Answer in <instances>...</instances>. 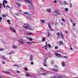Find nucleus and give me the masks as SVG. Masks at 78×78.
Masks as SVG:
<instances>
[{
  "label": "nucleus",
  "instance_id": "nucleus-13",
  "mask_svg": "<svg viewBox=\"0 0 78 78\" xmlns=\"http://www.w3.org/2000/svg\"><path fill=\"white\" fill-rule=\"evenodd\" d=\"M33 43H36V42H27V44H30V45H32V44Z\"/></svg>",
  "mask_w": 78,
  "mask_h": 78
},
{
  "label": "nucleus",
  "instance_id": "nucleus-43",
  "mask_svg": "<svg viewBox=\"0 0 78 78\" xmlns=\"http://www.w3.org/2000/svg\"><path fill=\"white\" fill-rule=\"evenodd\" d=\"M1 57H2V58H5V59H6V58L5 57V56H1Z\"/></svg>",
  "mask_w": 78,
  "mask_h": 78
},
{
  "label": "nucleus",
  "instance_id": "nucleus-19",
  "mask_svg": "<svg viewBox=\"0 0 78 78\" xmlns=\"http://www.w3.org/2000/svg\"><path fill=\"white\" fill-rule=\"evenodd\" d=\"M24 14H26V15H29V16L30 15V14H29L28 12H24Z\"/></svg>",
  "mask_w": 78,
  "mask_h": 78
},
{
  "label": "nucleus",
  "instance_id": "nucleus-49",
  "mask_svg": "<svg viewBox=\"0 0 78 78\" xmlns=\"http://www.w3.org/2000/svg\"><path fill=\"white\" fill-rule=\"evenodd\" d=\"M55 49H58V47L57 46H55Z\"/></svg>",
  "mask_w": 78,
  "mask_h": 78
},
{
  "label": "nucleus",
  "instance_id": "nucleus-1",
  "mask_svg": "<svg viewBox=\"0 0 78 78\" xmlns=\"http://www.w3.org/2000/svg\"><path fill=\"white\" fill-rule=\"evenodd\" d=\"M30 25L25 23L23 27L25 29H27V30H33L34 29H31L30 27Z\"/></svg>",
  "mask_w": 78,
  "mask_h": 78
},
{
  "label": "nucleus",
  "instance_id": "nucleus-16",
  "mask_svg": "<svg viewBox=\"0 0 78 78\" xmlns=\"http://www.w3.org/2000/svg\"><path fill=\"white\" fill-rule=\"evenodd\" d=\"M27 38L28 39H29V40H30V41H32L33 39V38H30L27 37Z\"/></svg>",
  "mask_w": 78,
  "mask_h": 78
},
{
  "label": "nucleus",
  "instance_id": "nucleus-53",
  "mask_svg": "<svg viewBox=\"0 0 78 78\" xmlns=\"http://www.w3.org/2000/svg\"><path fill=\"white\" fill-rule=\"evenodd\" d=\"M16 72H17V73H20V72L18 70H17Z\"/></svg>",
  "mask_w": 78,
  "mask_h": 78
},
{
  "label": "nucleus",
  "instance_id": "nucleus-50",
  "mask_svg": "<svg viewBox=\"0 0 78 78\" xmlns=\"http://www.w3.org/2000/svg\"><path fill=\"white\" fill-rule=\"evenodd\" d=\"M62 20L63 22H65V20H64V19H62Z\"/></svg>",
  "mask_w": 78,
  "mask_h": 78
},
{
  "label": "nucleus",
  "instance_id": "nucleus-61",
  "mask_svg": "<svg viewBox=\"0 0 78 78\" xmlns=\"http://www.w3.org/2000/svg\"><path fill=\"white\" fill-rule=\"evenodd\" d=\"M2 62V64H5V62Z\"/></svg>",
  "mask_w": 78,
  "mask_h": 78
},
{
  "label": "nucleus",
  "instance_id": "nucleus-48",
  "mask_svg": "<svg viewBox=\"0 0 78 78\" xmlns=\"http://www.w3.org/2000/svg\"><path fill=\"white\" fill-rule=\"evenodd\" d=\"M54 61H51V64H54Z\"/></svg>",
  "mask_w": 78,
  "mask_h": 78
},
{
  "label": "nucleus",
  "instance_id": "nucleus-60",
  "mask_svg": "<svg viewBox=\"0 0 78 78\" xmlns=\"http://www.w3.org/2000/svg\"><path fill=\"white\" fill-rule=\"evenodd\" d=\"M54 2L55 3H57V2H56V0L54 1Z\"/></svg>",
  "mask_w": 78,
  "mask_h": 78
},
{
  "label": "nucleus",
  "instance_id": "nucleus-15",
  "mask_svg": "<svg viewBox=\"0 0 78 78\" xmlns=\"http://www.w3.org/2000/svg\"><path fill=\"white\" fill-rule=\"evenodd\" d=\"M42 41L43 42H45V38L44 37H43L42 39Z\"/></svg>",
  "mask_w": 78,
  "mask_h": 78
},
{
  "label": "nucleus",
  "instance_id": "nucleus-23",
  "mask_svg": "<svg viewBox=\"0 0 78 78\" xmlns=\"http://www.w3.org/2000/svg\"><path fill=\"white\" fill-rule=\"evenodd\" d=\"M59 3L61 5H64V4L62 3L61 1H59Z\"/></svg>",
  "mask_w": 78,
  "mask_h": 78
},
{
  "label": "nucleus",
  "instance_id": "nucleus-21",
  "mask_svg": "<svg viewBox=\"0 0 78 78\" xmlns=\"http://www.w3.org/2000/svg\"><path fill=\"white\" fill-rule=\"evenodd\" d=\"M13 53H14V52H11L9 53H8L7 55H12V54H13Z\"/></svg>",
  "mask_w": 78,
  "mask_h": 78
},
{
  "label": "nucleus",
  "instance_id": "nucleus-22",
  "mask_svg": "<svg viewBox=\"0 0 78 78\" xmlns=\"http://www.w3.org/2000/svg\"><path fill=\"white\" fill-rule=\"evenodd\" d=\"M59 43L60 44H61V45H62L63 44V42L62 41H60L59 42Z\"/></svg>",
  "mask_w": 78,
  "mask_h": 78
},
{
  "label": "nucleus",
  "instance_id": "nucleus-47",
  "mask_svg": "<svg viewBox=\"0 0 78 78\" xmlns=\"http://www.w3.org/2000/svg\"><path fill=\"white\" fill-rule=\"evenodd\" d=\"M57 34L58 36H59V34H60V33H59V32H58V33H57Z\"/></svg>",
  "mask_w": 78,
  "mask_h": 78
},
{
  "label": "nucleus",
  "instance_id": "nucleus-35",
  "mask_svg": "<svg viewBox=\"0 0 78 78\" xmlns=\"http://www.w3.org/2000/svg\"><path fill=\"white\" fill-rule=\"evenodd\" d=\"M50 33L48 32V37H50Z\"/></svg>",
  "mask_w": 78,
  "mask_h": 78
},
{
  "label": "nucleus",
  "instance_id": "nucleus-18",
  "mask_svg": "<svg viewBox=\"0 0 78 78\" xmlns=\"http://www.w3.org/2000/svg\"><path fill=\"white\" fill-rule=\"evenodd\" d=\"M5 3L6 4H7V3H8V2L6 0H4L3 2V3Z\"/></svg>",
  "mask_w": 78,
  "mask_h": 78
},
{
  "label": "nucleus",
  "instance_id": "nucleus-2",
  "mask_svg": "<svg viewBox=\"0 0 78 78\" xmlns=\"http://www.w3.org/2000/svg\"><path fill=\"white\" fill-rule=\"evenodd\" d=\"M25 3H29L30 6H33V4L32 3V1H30V0H24Z\"/></svg>",
  "mask_w": 78,
  "mask_h": 78
},
{
  "label": "nucleus",
  "instance_id": "nucleus-12",
  "mask_svg": "<svg viewBox=\"0 0 78 78\" xmlns=\"http://www.w3.org/2000/svg\"><path fill=\"white\" fill-rule=\"evenodd\" d=\"M52 70H53V71H54V72H58V69H54V68H52Z\"/></svg>",
  "mask_w": 78,
  "mask_h": 78
},
{
  "label": "nucleus",
  "instance_id": "nucleus-52",
  "mask_svg": "<svg viewBox=\"0 0 78 78\" xmlns=\"http://www.w3.org/2000/svg\"><path fill=\"white\" fill-rule=\"evenodd\" d=\"M2 20V17H1V16H0V20L1 21Z\"/></svg>",
  "mask_w": 78,
  "mask_h": 78
},
{
  "label": "nucleus",
  "instance_id": "nucleus-17",
  "mask_svg": "<svg viewBox=\"0 0 78 78\" xmlns=\"http://www.w3.org/2000/svg\"><path fill=\"white\" fill-rule=\"evenodd\" d=\"M47 12H51V10L50 9H48L47 10Z\"/></svg>",
  "mask_w": 78,
  "mask_h": 78
},
{
  "label": "nucleus",
  "instance_id": "nucleus-51",
  "mask_svg": "<svg viewBox=\"0 0 78 78\" xmlns=\"http://www.w3.org/2000/svg\"><path fill=\"white\" fill-rule=\"evenodd\" d=\"M70 8H72V4H70Z\"/></svg>",
  "mask_w": 78,
  "mask_h": 78
},
{
  "label": "nucleus",
  "instance_id": "nucleus-59",
  "mask_svg": "<svg viewBox=\"0 0 78 78\" xmlns=\"http://www.w3.org/2000/svg\"><path fill=\"white\" fill-rule=\"evenodd\" d=\"M55 68L56 69V68H58V66H55Z\"/></svg>",
  "mask_w": 78,
  "mask_h": 78
},
{
  "label": "nucleus",
  "instance_id": "nucleus-40",
  "mask_svg": "<svg viewBox=\"0 0 78 78\" xmlns=\"http://www.w3.org/2000/svg\"><path fill=\"white\" fill-rule=\"evenodd\" d=\"M4 50V49L3 48H0V51H3Z\"/></svg>",
  "mask_w": 78,
  "mask_h": 78
},
{
  "label": "nucleus",
  "instance_id": "nucleus-45",
  "mask_svg": "<svg viewBox=\"0 0 78 78\" xmlns=\"http://www.w3.org/2000/svg\"><path fill=\"white\" fill-rule=\"evenodd\" d=\"M24 70H25V71H27V70H28V69L27 68H26L24 69Z\"/></svg>",
  "mask_w": 78,
  "mask_h": 78
},
{
  "label": "nucleus",
  "instance_id": "nucleus-42",
  "mask_svg": "<svg viewBox=\"0 0 78 78\" xmlns=\"http://www.w3.org/2000/svg\"><path fill=\"white\" fill-rule=\"evenodd\" d=\"M62 76L61 75H59V76H58V78H62Z\"/></svg>",
  "mask_w": 78,
  "mask_h": 78
},
{
  "label": "nucleus",
  "instance_id": "nucleus-31",
  "mask_svg": "<svg viewBox=\"0 0 78 78\" xmlns=\"http://www.w3.org/2000/svg\"><path fill=\"white\" fill-rule=\"evenodd\" d=\"M14 66H16V67H20V66H19V65H14Z\"/></svg>",
  "mask_w": 78,
  "mask_h": 78
},
{
  "label": "nucleus",
  "instance_id": "nucleus-62",
  "mask_svg": "<svg viewBox=\"0 0 78 78\" xmlns=\"http://www.w3.org/2000/svg\"><path fill=\"white\" fill-rule=\"evenodd\" d=\"M51 78H55L54 76H51Z\"/></svg>",
  "mask_w": 78,
  "mask_h": 78
},
{
  "label": "nucleus",
  "instance_id": "nucleus-27",
  "mask_svg": "<svg viewBox=\"0 0 78 78\" xmlns=\"http://www.w3.org/2000/svg\"><path fill=\"white\" fill-rule=\"evenodd\" d=\"M47 45H46L44 46L43 47V48H45V50H47Z\"/></svg>",
  "mask_w": 78,
  "mask_h": 78
},
{
  "label": "nucleus",
  "instance_id": "nucleus-30",
  "mask_svg": "<svg viewBox=\"0 0 78 78\" xmlns=\"http://www.w3.org/2000/svg\"><path fill=\"white\" fill-rule=\"evenodd\" d=\"M8 70L10 72H12V69H8Z\"/></svg>",
  "mask_w": 78,
  "mask_h": 78
},
{
  "label": "nucleus",
  "instance_id": "nucleus-26",
  "mask_svg": "<svg viewBox=\"0 0 78 78\" xmlns=\"http://www.w3.org/2000/svg\"><path fill=\"white\" fill-rule=\"evenodd\" d=\"M27 19L28 20H31V18H30V17H27Z\"/></svg>",
  "mask_w": 78,
  "mask_h": 78
},
{
  "label": "nucleus",
  "instance_id": "nucleus-54",
  "mask_svg": "<svg viewBox=\"0 0 78 78\" xmlns=\"http://www.w3.org/2000/svg\"><path fill=\"white\" fill-rule=\"evenodd\" d=\"M7 7V8H9L10 9H11V7H9V5H6Z\"/></svg>",
  "mask_w": 78,
  "mask_h": 78
},
{
  "label": "nucleus",
  "instance_id": "nucleus-37",
  "mask_svg": "<svg viewBox=\"0 0 78 78\" xmlns=\"http://www.w3.org/2000/svg\"><path fill=\"white\" fill-rule=\"evenodd\" d=\"M64 4H65V5H69V4H68L67 3V2H66V1H64Z\"/></svg>",
  "mask_w": 78,
  "mask_h": 78
},
{
  "label": "nucleus",
  "instance_id": "nucleus-7",
  "mask_svg": "<svg viewBox=\"0 0 78 78\" xmlns=\"http://www.w3.org/2000/svg\"><path fill=\"white\" fill-rule=\"evenodd\" d=\"M48 27H49V28H50V29H51V31H54V30H52V29L51 28V25L50 24V23H48Z\"/></svg>",
  "mask_w": 78,
  "mask_h": 78
},
{
  "label": "nucleus",
  "instance_id": "nucleus-3",
  "mask_svg": "<svg viewBox=\"0 0 78 78\" xmlns=\"http://www.w3.org/2000/svg\"><path fill=\"white\" fill-rule=\"evenodd\" d=\"M53 15L54 16H58V15H60V13H59V11L57 10H55L53 12Z\"/></svg>",
  "mask_w": 78,
  "mask_h": 78
},
{
  "label": "nucleus",
  "instance_id": "nucleus-36",
  "mask_svg": "<svg viewBox=\"0 0 78 78\" xmlns=\"http://www.w3.org/2000/svg\"><path fill=\"white\" fill-rule=\"evenodd\" d=\"M48 47L49 48H51V45L50 44H48Z\"/></svg>",
  "mask_w": 78,
  "mask_h": 78
},
{
  "label": "nucleus",
  "instance_id": "nucleus-4",
  "mask_svg": "<svg viewBox=\"0 0 78 78\" xmlns=\"http://www.w3.org/2000/svg\"><path fill=\"white\" fill-rule=\"evenodd\" d=\"M18 42H20L21 44H24L25 43V40L23 39L20 38L18 40Z\"/></svg>",
  "mask_w": 78,
  "mask_h": 78
},
{
  "label": "nucleus",
  "instance_id": "nucleus-11",
  "mask_svg": "<svg viewBox=\"0 0 78 78\" xmlns=\"http://www.w3.org/2000/svg\"><path fill=\"white\" fill-rule=\"evenodd\" d=\"M33 59V56L32 55H31L30 56V61H32Z\"/></svg>",
  "mask_w": 78,
  "mask_h": 78
},
{
  "label": "nucleus",
  "instance_id": "nucleus-58",
  "mask_svg": "<svg viewBox=\"0 0 78 78\" xmlns=\"http://www.w3.org/2000/svg\"><path fill=\"white\" fill-rule=\"evenodd\" d=\"M31 64H32V65H33V64H34V63L33 62H31Z\"/></svg>",
  "mask_w": 78,
  "mask_h": 78
},
{
  "label": "nucleus",
  "instance_id": "nucleus-14",
  "mask_svg": "<svg viewBox=\"0 0 78 78\" xmlns=\"http://www.w3.org/2000/svg\"><path fill=\"white\" fill-rule=\"evenodd\" d=\"M4 73H5L7 74H9V75H11V73L9 72L8 71H4Z\"/></svg>",
  "mask_w": 78,
  "mask_h": 78
},
{
  "label": "nucleus",
  "instance_id": "nucleus-44",
  "mask_svg": "<svg viewBox=\"0 0 78 78\" xmlns=\"http://www.w3.org/2000/svg\"><path fill=\"white\" fill-rule=\"evenodd\" d=\"M3 5L4 8H5V7H6V6H5V3L4 2H3Z\"/></svg>",
  "mask_w": 78,
  "mask_h": 78
},
{
  "label": "nucleus",
  "instance_id": "nucleus-39",
  "mask_svg": "<svg viewBox=\"0 0 78 78\" xmlns=\"http://www.w3.org/2000/svg\"><path fill=\"white\" fill-rule=\"evenodd\" d=\"M47 73L42 74V75H47Z\"/></svg>",
  "mask_w": 78,
  "mask_h": 78
},
{
  "label": "nucleus",
  "instance_id": "nucleus-64",
  "mask_svg": "<svg viewBox=\"0 0 78 78\" xmlns=\"http://www.w3.org/2000/svg\"><path fill=\"white\" fill-rule=\"evenodd\" d=\"M61 35H63L62 34V32H61Z\"/></svg>",
  "mask_w": 78,
  "mask_h": 78
},
{
  "label": "nucleus",
  "instance_id": "nucleus-6",
  "mask_svg": "<svg viewBox=\"0 0 78 78\" xmlns=\"http://www.w3.org/2000/svg\"><path fill=\"white\" fill-rule=\"evenodd\" d=\"M43 65L44 66L47 67V60L46 59H45L44 61V63L43 64Z\"/></svg>",
  "mask_w": 78,
  "mask_h": 78
},
{
  "label": "nucleus",
  "instance_id": "nucleus-38",
  "mask_svg": "<svg viewBox=\"0 0 78 78\" xmlns=\"http://www.w3.org/2000/svg\"><path fill=\"white\" fill-rule=\"evenodd\" d=\"M68 10H69V9H68L67 8H66L65 9V11H68Z\"/></svg>",
  "mask_w": 78,
  "mask_h": 78
},
{
  "label": "nucleus",
  "instance_id": "nucleus-24",
  "mask_svg": "<svg viewBox=\"0 0 78 78\" xmlns=\"http://www.w3.org/2000/svg\"><path fill=\"white\" fill-rule=\"evenodd\" d=\"M26 76L27 77L29 76V77H30V76H31V75L29 74L28 73H27V74L26 75Z\"/></svg>",
  "mask_w": 78,
  "mask_h": 78
},
{
  "label": "nucleus",
  "instance_id": "nucleus-8",
  "mask_svg": "<svg viewBox=\"0 0 78 78\" xmlns=\"http://www.w3.org/2000/svg\"><path fill=\"white\" fill-rule=\"evenodd\" d=\"M10 29L11 30H12V31H13V32H14V33H16V30H14V28H13L12 27H10Z\"/></svg>",
  "mask_w": 78,
  "mask_h": 78
},
{
  "label": "nucleus",
  "instance_id": "nucleus-20",
  "mask_svg": "<svg viewBox=\"0 0 78 78\" xmlns=\"http://www.w3.org/2000/svg\"><path fill=\"white\" fill-rule=\"evenodd\" d=\"M40 21L42 23H44V22H45V21L44 20H41Z\"/></svg>",
  "mask_w": 78,
  "mask_h": 78
},
{
  "label": "nucleus",
  "instance_id": "nucleus-9",
  "mask_svg": "<svg viewBox=\"0 0 78 78\" xmlns=\"http://www.w3.org/2000/svg\"><path fill=\"white\" fill-rule=\"evenodd\" d=\"M28 7H29L30 9L31 10V9H34V7L33 6H32L30 7V6H28Z\"/></svg>",
  "mask_w": 78,
  "mask_h": 78
},
{
  "label": "nucleus",
  "instance_id": "nucleus-55",
  "mask_svg": "<svg viewBox=\"0 0 78 78\" xmlns=\"http://www.w3.org/2000/svg\"><path fill=\"white\" fill-rule=\"evenodd\" d=\"M73 23V25L74 27H75V25H76L75 23Z\"/></svg>",
  "mask_w": 78,
  "mask_h": 78
},
{
  "label": "nucleus",
  "instance_id": "nucleus-29",
  "mask_svg": "<svg viewBox=\"0 0 78 78\" xmlns=\"http://www.w3.org/2000/svg\"><path fill=\"white\" fill-rule=\"evenodd\" d=\"M12 47H13V48H16L17 47L16 46H12Z\"/></svg>",
  "mask_w": 78,
  "mask_h": 78
},
{
  "label": "nucleus",
  "instance_id": "nucleus-41",
  "mask_svg": "<svg viewBox=\"0 0 78 78\" xmlns=\"http://www.w3.org/2000/svg\"><path fill=\"white\" fill-rule=\"evenodd\" d=\"M57 75L55 76H54V78H58V76H57Z\"/></svg>",
  "mask_w": 78,
  "mask_h": 78
},
{
  "label": "nucleus",
  "instance_id": "nucleus-46",
  "mask_svg": "<svg viewBox=\"0 0 78 78\" xmlns=\"http://www.w3.org/2000/svg\"><path fill=\"white\" fill-rule=\"evenodd\" d=\"M62 57H63V58H66V59H67V57L66 56H62Z\"/></svg>",
  "mask_w": 78,
  "mask_h": 78
},
{
  "label": "nucleus",
  "instance_id": "nucleus-33",
  "mask_svg": "<svg viewBox=\"0 0 78 78\" xmlns=\"http://www.w3.org/2000/svg\"><path fill=\"white\" fill-rule=\"evenodd\" d=\"M61 37L62 38V39L64 40V35H61Z\"/></svg>",
  "mask_w": 78,
  "mask_h": 78
},
{
  "label": "nucleus",
  "instance_id": "nucleus-34",
  "mask_svg": "<svg viewBox=\"0 0 78 78\" xmlns=\"http://www.w3.org/2000/svg\"><path fill=\"white\" fill-rule=\"evenodd\" d=\"M33 34L32 33H28V35H33Z\"/></svg>",
  "mask_w": 78,
  "mask_h": 78
},
{
  "label": "nucleus",
  "instance_id": "nucleus-10",
  "mask_svg": "<svg viewBox=\"0 0 78 78\" xmlns=\"http://www.w3.org/2000/svg\"><path fill=\"white\" fill-rule=\"evenodd\" d=\"M65 64H66V63H65L64 62H62V63H61L62 67H65V66H66Z\"/></svg>",
  "mask_w": 78,
  "mask_h": 78
},
{
  "label": "nucleus",
  "instance_id": "nucleus-63",
  "mask_svg": "<svg viewBox=\"0 0 78 78\" xmlns=\"http://www.w3.org/2000/svg\"><path fill=\"white\" fill-rule=\"evenodd\" d=\"M70 49L71 50H72V51H73V49H72V48H70Z\"/></svg>",
  "mask_w": 78,
  "mask_h": 78
},
{
  "label": "nucleus",
  "instance_id": "nucleus-32",
  "mask_svg": "<svg viewBox=\"0 0 78 78\" xmlns=\"http://www.w3.org/2000/svg\"><path fill=\"white\" fill-rule=\"evenodd\" d=\"M7 22L8 23L9 25H10V24H11V23H10V20H7Z\"/></svg>",
  "mask_w": 78,
  "mask_h": 78
},
{
  "label": "nucleus",
  "instance_id": "nucleus-5",
  "mask_svg": "<svg viewBox=\"0 0 78 78\" xmlns=\"http://www.w3.org/2000/svg\"><path fill=\"white\" fill-rule=\"evenodd\" d=\"M55 54L57 56L58 58H62V56L59 54H58L56 52H55Z\"/></svg>",
  "mask_w": 78,
  "mask_h": 78
},
{
  "label": "nucleus",
  "instance_id": "nucleus-25",
  "mask_svg": "<svg viewBox=\"0 0 78 78\" xmlns=\"http://www.w3.org/2000/svg\"><path fill=\"white\" fill-rule=\"evenodd\" d=\"M7 16H8V15H2V17H7Z\"/></svg>",
  "mask_w": 78,
  "mask_h": 78
},
{
  "label": "nucleus",
  "instance_id": "nucleus-28",
  "mask_svg": "<svg viewBox=\"0 0 78 78\" xmlns=\"http://www.w3.org/2000/svg\"><path fill=\"white\" fill-rule=\"evenodd\" d=\"M16 3L18 5V6H21V5L19 3H17V2H16Z\"/></svg>",
  "mask_w": 78,
  "mask_h": 78
},
{
  "label": "nucleus",
  "instance_id": "nucleus-57",
  "mask_svg": "<svg viewBox=\"0 0 78 78\" xmlns=\"http://www.w3.org/2000/svg\"><path fill=\"white\" fill-rule=\"evenodd\" d=\"M61 24L62 25H64V23H61Z\"/></svg>",
  "mask_w": 78,
  "mask_h": 78
},
{
  "label": "nucleus",
  "instance_id": "nucleus-56",
  "mask_svg": "<svg viewBox=\"0 0 78 78\" xmlns=\"http://www.w3.org/2000/svg\"><path fill=\"white\" fill-rule=\"evenodd\" d=\"M15 15H16V16H18V15H19V14H18V13H15Z\"/></svg>",
  "mask_w": 78,
  "mask_h": 78
}]
</instances>
